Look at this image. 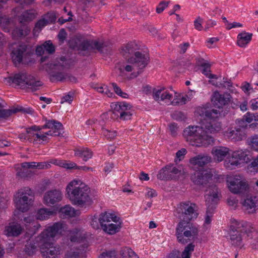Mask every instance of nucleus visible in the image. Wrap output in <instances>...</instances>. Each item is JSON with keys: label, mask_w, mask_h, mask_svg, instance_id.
<instances>
[{"label": "nucleus", "mask_w": 258, "mask_h": 258, "mask_svg": "<svg viewBox=\"0 0 258 258\" xmlns=\"http://www.w3.org/2000/svg\"><path fill=\"white\" fill-rule=\"evenodd\" d=\"M68 227H47L38 237L39 246L41 252L44 258H56L60 254L59 248L52 246L55 238L60 235L66 236L71 241L80 244L81 248L77 251H70L66 254V258H83V252L89 246L90 236L86 233L74 228L72 230H66Z\"/></svg>", "instance_id": "1"}, {"label": "nucleus", "mask_w": 258, "mask_h": 258, "mask_svg": "<svg viewBox=\"0 0 258 258\" xmlns=\"http://www.w3.org/2000/svg\"><path fill=\"white\" fill-rule=\"evenodd\" d=\"M196 112L210 121L202 123L200 125H189L183 130V136L192 146L207 147L214 143L212 135L221 129V123L218 121L220 112L212 108L210 104L198 107Z\"/></svg>", "instance_id": "2"}, {"label": "nucleus", "mask_w": 258, "mask_h": 258, "mask_svg": "<svg viewBox=\"0 0 258 258\" xmlns=\"http://www.w3.org/2000/svg\"><path fill=\"white\" fill-rule=\"evenodd\" d=\"M90 191L89 187L79 179L71 181L66 187L68 198L72 204L80 207L91 204Z\"/></svg>", "instance_id": "3"}, {"label": "nucleus", "mask_w": 258, "mask_h": 258, "mask_svg": "<svg viewBox=\"0 0 258 258\" xmlns=\"http://www.w3.org/2000/svg\"><path fill=\"white\" fill-rule=\"evenodd\" d=\"M197 206L189 201L182 202L177 205L175 215L179 220L177 226H189L198 216Z\"/></svg>", "instance_id": "4"}, {"label": "nucleus", "mask_w": 258, "mask_h": 258, "mask_svg": "<svg viewBox=\"0 0 258 258\" xmlns=\"http://www.w3.org/2000/svg\"><path fill=\"white\" fill-rule=\"evenodd\" d=\"M149 61V57L147 54H143L140 52H136L135 56L130 57L126 62H123L118 67V70L120 76H124L125 73H131L137 69L138 75L144 69Z\"/></svg>", "instance_id": "5"}, {"label": "nucleus", "mask_w": 258, "mask_h": 258, "mask_svg": "<svg viewBox=\"0 0 258 258\" xmlns=\"http://www.w3.org/2000/svg\"><path fill=\"white\" fill-rule=\"evenodd\" d=\"M8 83H13L22 89H29L35 91L42 85L41 82L36 81L34 77L26 73H20L14 76L5 78Z\"/></svg>", "instance_id": "6"}, {"label": "nucleus", "mask_w": 258, "mask_h": 258, "mask_svg": "<svg viewBox=\"0 0 258 258\" xmlns=\"http://www.w3.org/2000/svg\"><path fill=\"white\" fill-rule=\"evenodd\" d=\"M218 194V188L215 184L210 185L206 190V194L205 197L207 210L205 219V224L209 225L211 223L213 211L219 201Z\"/></svg>", "instance_id": "7"}, {"label": "nucleus", "mask_w": 258, "mask_h": 258, "mask_svg": "<svg viewBox=\"0 0 258 258\" xmlns=\"http://www.w3.org/2000/svg\"><path fill=\"white\" fill-rule=\"evenodd\" d=\"M60 60L62 62H58L56 63L50 64V70L48 72L49 79L51 82L55 81L62 82L67 81L68 73L62 71L66 67V61L67 59L65 56H61Z\"/></svg>", "instance_id": "8"}, {"label": "nucleus", "mask_w": 258, "mask_h": 258, "mask_svg": "<svg viewBox=\"0 0 258 258\" xmlns=\"http://www.w3.org/2000/svg\"><path fill=\"white\" fill-rule=\"evenodd\" d=\"M32 194L31 190L28 188L19 190L14 200L17 209L22 212L27 211L33 203L32 199L29 197H32Z\"/></svg>", "instance_id": "9"}, {"label": "nucleus", "mask_w": 258, "mask_h": 258, "mask_svg": "<svg viewBox=\"0 0 258 258\" xmlns=\"http://www.w3.org/2000/svg\"><path fill=\"white\" fill-rule=\"evenodd\" d=\"M249 153V151L247 150H238L234 151L228 161H225V166L232 169L240 165L241 162L247 163L250 160Z\"/></svg>", "instance_id": "10"}, {"label": "nucleus", "mask_w": 258, "mask_h": 258, "mask_svg": "<svg viewBox=\"0 0 258 258\" xmlns=\"http://www.w3.org/2000/svg\"><path fill=\"white\" fill-rule=\"evenodd\" d=\"M230 191L234 194H242L247 191L248 184L246 179L240 175L230 177L227 180Z\"/></svg>", "instance_id": "11"}, {"label": "nucleus", "mask_w": 258, "mask_h": 258, "mask_svg": "<svg viewBox=\"0 0 258 258\" xmlns=\"http://www.w3.org/2000/svg\"><path fill=\"white\" fill-rule=\"evenodd\" d=\"M111 107L116 112L120 120L126 121L132 119L134 111L130 104L125 102H117L112 103Z\"/></svg>", "instance_id": "12"}, {"label": "nucleus", "mask_w": 258, "mask_h": 258, "mask_svg": "<svg viewBox=\"0 0 258 258\" xmlns=\"http://www.w3.org/2000/svg\"><path fill=\"white\" fill-rule=\"evenodd\" d=\"M198 232L197 227H177L176 236L178 242L185 244L195 238Z\"/></svg>", "instance_id": "13"}, {"label": "nucleus", "mask_w": 258, "mask_h": 258, "mask_svg": "<svg viewBox=\"0 0 258 258\" xmlns=\"http://www.w3.org/2000/svg\"><path fill=\"white\" fill-rule=\"evenodd\" d=\"M100 226H120L122 224L121 218L114 213H102L99 217Z\"/></svg>", "instance_id": "14"}, {"label": "nucleus", "mask_w": 258, "mask_h": 258, "mask_svg": "<svg viewBox=\"0 0 258 258\" xmlns=\"http://www.w3.org/2000/svg\"><path fill=\"white\" fill-rule=\"evenodd\" d=\"M42 129L48 128L49 130L46 134L50 136H59L62 135L63 130L62 124L54 119L46 120L45 124L41 126Z\"/></svg>", "instance_id": "15"}, {"label": "nucleus", "mask_w": 258, "mask_h": 258, "mask_svg": "<svg viewBox=\"0 0 258 258\" xmlns=\"http://www.w3.org/2000/svg\"><path fill=\"white\" fill-rule=\"evenodd\" d=\"M180 171L176 167L168 165L162 168L157 174V178L160 180H171L176 179Z\"/></svg>", "instance_id": "16"}, {"label": "nucleus", "mask_w": 258, "mask_h": 258, "mask_svg": "<svg viewBox=\"0 0 258 258\" xmlns=\"http://www.w3.org/2000/svg\"><path fill=\"white\" fill-rule=\"evenodd\" d=\"M62 197V193L60 190L51 189L48 190L44 194L43 202L47 206L53 205L60 202Z\"/></svg>", "instance_id": "17"}, {"label": "nucleus", "mask_w": 258, "mask_h": 258, "mask_svg": "<svg viewBox=\"0 0 258 258\" xmlns=\"http://www.w3.org/2000/svg\"><path fill=\"white\" fill-rule=\"evenodd\" d=\"M213 174L206 170H201L196 172L192 177L193 182L198 185H204L211 179Z\"/></svg>", "instance_id": "18"}, {"label": "nucleus", "mask_w": 258, "mask_h": 258, "mask_svg": "<svg viewBox=\"0 0 258 258\" xmlns=\"http://www.w3.org/2000/svg\"><path fill=\"white\" fill-rule=\"evenodd\" d=\"M229 229L228 237H229L230 242L232 245L239 246L242 242V232L241 227H228Z\"/></svg>", "instance_id": "19"}, {"label": "nucleus", "mask_w": 258, "mask_h": 258, "mask_svg": "<svg viewBox=\"0 0 258 258\" xmlns=\"http://www.w3.org/2000/svg\"><path fill=\"white\" fill-rule=\"evenodd\" d=\"M229 95L221 94L218 91L214 92L211 100L215 107L223 108L229 101Z\"/></svg>", "instance_id": "20"}, {"label": "nucleus", "mask_w": 258, "mask_h": 258, "mask_svg": "<svg viewBox=\"0 0 258 258\" xmlns=\"http://www.w3.org/2000/svg\"><path fill=\"white\" fill-rule=\"evenodd\" d=\"M27 46L25 44H20L17 48H14L11 53L12 59L15 65L22 62L23 57L26 51Z\"/></svg>", "instance_id": "21"}, {"label": "nucleus", "mask_w": 258, "mask_h": 258, "mask_svg": "<svg viewBox=\"0 0 258 258\" xmlns=\"http://www.w3.org/2000/svg\"><path fill=\"white\" fill-rule=\"evenodd\" d=\"M229 152V148L223 146L215 147L212 151L214 159L217 162L223 161Z\"/></svg>", "instance_id": "22"}, {"label": "nucleus", "mask_w": 258, "mask_h": 258, "mask_svg": "<svg viewBox=\"0 0 258 258\" xmlns=\"http://www.w3.org/2000/svg\"><path fill=\"white\" fill-rule=\"evenodd\" d=\"M69 44L70 47L72 49L81 51L88 50L91 46L88 40L81 41L78 39H72L70 40Z\"/></svg>", "instance_id": "23"}, {"label": "nucleus", "mask_w": 258, "mask_h": 258, "mask_svg": "<svg viewBox=\"0 0 258 258\" xmlns=\"http://www.w3.org/2000/svg\"><path fill=\"white\" fill-rule=\"evenodd\" d=\"M75 155L80 157L84 161H88L93 156V152L86 147H79L75 150Z\"/></svg>", "instance_id": "24"}, {"label": "nucleus", "mask_w": 258, "mask_h": 258, "mask_svg": "<svg viewBox=\"0 0 258 258\" xmlns=\"http://www.w3.org/2000/svg\"><path fill=\"white\" fill-rule=\"evenodd\" d=\"M153 98L157 101L171 100L172 95L170 94L165 88L154 90L153 91Z\"/></svg>", "instance_id": "25"}, {"label": "nucleus", "mask_w": 258, "mask_h": 258, "mask_svg": "<svg viewBox=\"0 0 258 258\" xmlns=\"http://www.w3.org/2000/svg\"><path fill=\"white\" fill-rule=\"evenodd\" d=\"M242 204L247 212L253 213L258 206V201L256 197H250L246 198Z\"/></svg>", "instance_id": "26"}, {"label": "nucleus", "mask_w": 258, "mask_h": 258, "mask_svg": "<svg viewBox=\"0 0 258 258\" xmlns=\"http://www.w3.org/2000/svg\"><path fill=\"white\" fill-rule=\"evenodd\" d=\"M226 136L231 141L236 142L242 140L245 134L241 128H238L227 132Z\"/></svg>", "instance_id": "27"}, {"label": "nucleus", "mask_w": 258, "mask_h": 258, "mask_svg": "<svg viewBox=\"0 0 258 258\" xmlns=\"http://www.w3.org/2000/svg\"><path fill=\"white\" fill-rule=\"evenodd\" d=\"M211 158L208 155H199L190 159V163L194 165L203 167L210 162Z\"/></svg>", "instance_id": "28"}, {"label": "nucleus", "mask_w": 258, "mask_h": 258, "mask_svg": "<svg viewBox=\"0 0 258 258\" xmlns=\"http://www.w3.org/2000/svg\"><path fill=\"white\" fill-rule=\"evenodd\" d=\"M55 212L49 209L43 208L38 210L36 217L38 220L41 221L48 219L50 217L54 215Z\"/></svg>", "instance_id": "29"}, {"label": "nucleus", "mask_w": 258, "mask_h": 258, "mask_svg": "<svg viewBox=\"0 0 258 258\" xmlns=\"http://www.w3.org/2000/svg\"><path fill=\"white\" fill-rule=\"evenodd\" d=\"M252 34L245 32L239 34L237 36V43L241 47H245L251 40Z\"/></svg>", "instance_id": "30"}, {"label": "nucleus", "mask_w": 258, "mask_h": 258, "mask_svg": "<svg viewBox=\"0 0 258 258\" xmlns=\"http://www.w3.org/2000/svg\"><path fill=\"white\" fill-rule=\"evenodd\" d=\"M30 32V29L27 25L22 24L20 27H16L12 32L15 38H20L26 36Z\"/></svg>", "instance_id": "31"}, {"label": "nucleus", "mask_w": 258, "mask_h": 258, "mask_svg": "<svg viewBox=\"0 0 258 258\" xmlns=\"http://www.w3.org/2000/svg\"><path fill=\"white\" fill-rule=\"evenodd\" d=\"M42 130L41 126L33 125L26 129V134L28 136V140L31 141H36L38 133H35Z\"/></svg>", "instance_id": "32"}, {"label": "nucleus", "mask_w": 258, "mask_h": 258, "mask_svg": "<svg viewBox=\"0 0 258 258\" xmlns=\"http://www.w3.org/2000/svg\"><path fill=\"white\" fill-rule=\"evenodd\" d=\"M138 49V46L135 42H131L128 43L122 49V53L123 56L127 57L126 55L127 53L132 54L134 53V54L137 52L136 50Z\"/></svg>", "instance_id": "33"}, {"label": "nucleus", "mask_w": 258, "mask_h": 258, "mask_svg": "<svg viewBox=\"0 0 258 258\" xmlns=\"http://www.w3.org/2000/svg\"><path fill=\"white\" fill-rule=\"evenodd\" d=\"M35 18V13L33 10H27L22 13L19 17L20 23L23 24L29 22Z\"/></svg>", "instance_id": "34"}, {"label": "nucleus", "mask_w": 258, "mask_h": 258, "mask_svg": "<svg viewBox=\"0 0 258 258\" xmlns=\"http://www.w3.org/2000/svg\"><path fill=\"white\" fill-rule=\"evenodd\" d=\"M22 227H6L4 234L8 237L18 236L22 231Z\"/></svg>", "instance_id": "35"}, {"label": "nucleus", "mask_w": 258, "mask_h": 258, "mask_svg": "<svg viewBox=\"0 0 258 258\" xmlns=\"http://www.w3.org/2000/svg\"><path fill=\"white\" fill-rule=\"evenodd\" d=\"M59 212L66 217H73L76 215L77 211L72 206L66 205L60 209Z\"/></svg>", "instance_id": "36"}, {"label": "nucleus", "mask_w": 258, "mask_h": 258, "mask_svg": "<svg viewBox=\"0 0 258 258\" xmlns=\"http://www.w3.org/2000/svg\"><path fill=\"white\" fill-rule=\"evenodd\" d=\"M122 258H139L136 253L129 247H124L120 250Z\"/></svg>", "instance_id": "37"}, {"label": "nucleus", "mask_w": 258, "mask_h": 258, "mask_svg": "<svg viewBox=\"0 0 258 258\" xmlns=\"http://www.w3.org/2000/svg\"><path fill=\"white\" fill-rule=\"evenodd\" d=\"M48 24V22L45 20V18H42L38 20L35 24V27L33 29L34 35L38 34L45 26Z\"/></svg>", "instance_id": "38"}, {"label": "nucleus", "mask_w": 258, "mask_h": 258, "mask_svg": "<svg viewBox=\"0 0 258 258\" xmlns=\"http://www.w3.org/2000/svg\"><path fill=\"white\" fill-rule=\"evenodd\" d=\"M2 105L0 103V118L7 119L12 114L17 112L19 110L17 108L14 109H2Z\"/></svg>", "instance_id": "39"}, {"label": "nucleus", "mask_w": 258, "mask_h": 258, "mask_svg": "<svg viewBox=\"0 0 258 258\" xmlns=\"http://www.w3.org/2000/svg\"><path fill=\"white\" fill-rule=\"evenodd\" d=\"M247 171L248 172L253 173L258 172V156L247 165Z\"/></svg>", "instance_id": "40"}, {"label": "nucleus", "mask_w": 258, "mask_h": 258, "mask_svg": "<svg viewBox=\"0 0 258 258\" xmlns=\"http://www.w3.org/2000/svg\"><path fill=\"white\" fill-rule=\"evenodd\" d=\"M195 245L192 243L188 244L184 248L181 254L182 258H190L191 253L194 251Z\"/></svg>", "instance_id": "41"}, {"label": "nucleus", "mask_w": 258, "mask_h": 258, "mask_svg": "<svg viewBox=\"0 0 258 258\" xmlns=\"http://www.w3.org/2000/svg\"><path fill=\"white\" fill-rule=\"evenodd\" d=\"M187 101V96L186 95L183 96L181 98L179 96H175L171 103L173 105H181L185 104Z\"/></svg>", "instance_id": "42"}, {"label": "nucleus", "mask_w": 258, "mask_h": 258, "mask_svg": "<svg viewBox=\"0 0 258 258\" xmlns=\"http://www.w3.org/2000/svg\"><path fill=\"white\" fill-rule=\"evenodd\" d=\"M102 134L107 139H113L117 135L116 132L115 131H110L104 128L102 129Z\"/></svg>", "instance_id": "43"}, {"label": "nucleus", "mask_w": 258, "mask_h": 258, "mask_svg": "<svg viewBox=\"0 0 258 258\" xmlns=\"http://www.w3.org/2000/svg\"><path fill=\"white\" fill-rule=\"evenodd\" d=\"M111 85L113 88L114 91L117 95L123 98H127L128 97V94L123 92L120 89V88L119 86H118L116 83H111Z\"/></svg>", "instance_id": "44"}, {"label": "nucleus", "mask_w": 258, "mask_h": 258, "mask_svg": "<svg viewBox=\"0 0 258 258\" xmlns=\"http://www.w3.org/2000/svg\"><path fill=\"white\" fill-rule=\"evenodd\" d=\"M43 47L46 51L49 54H52L55 51V47L52 43L50 41H47L43 44Z\"/></svg>", "instance_id": "45"}, {"label": "nucleus", "mask_w": 258, "mask_h": 258, "mask_svg": "<svg viewBox=\"0 0 258 258\" xmlns=\"http://www.w3.org/2000/svg\"><path fill=\"white\" fill-rule=\"evenodd\" d=\"M121 227H101L104 232L112 235L116 233L120 230Z\"/></svg>", "instance_id": "46"}, {"label": "nucleus", "mask_w": 258, "mask_h": 258, "mask_svg": "<svg viewBox=\"0 0 258 258\" xmlns=\"http://www.w3.org/2000/svg\"><path fill=\"white\" fill-rule=\"evenodd\" d=\"M74 99V93L72 92H69L68 94L63 96L60 101V103H63L64 102H68L71 103Z\"/></svg>", "instance_id": "47"}, {"label": "nucleus", "mask_w": 258, "mask_h": 258, "mask_svg": "<svg viewBox=\"0 0 258 258\" xmlns=\"http://www.w3.org/2000/svg\"><path fill=\"white\" fill-rule=\"evenodd\" d=\"M43 18H45V20L48 22V24L54 23L56 19L55 14L53 12L47 13Z\"/></svg>", "instance_id": "48"}, {"label": "nucleus", "mask_w": 258, "mask_h": 258, "mask_svg": "<svg viewBox=\"0 0 258 258\" xmlns=\"http://www.w3.org/2000/svg\"><path fill=\"white\" fill-rule=\"evenodd\" d=\"M168 2L165 1L161 2L156 8V12L158 14L161 13L168 7Z\"/></svg>", "instance_id": "49"}, {"label": "nucleus", "mask_w": 258, "mask_h": 258, "mask_svg": "<svg viewBox=\"0 0 258 258\" xmlns=\"http://www.w3.org/2000/svg\"><path fill=\"white\" fill-rule=\"evenodd\" d=\"M211 64L209 62L208 63H202L201 67L202 69V73L204 74L207 77L210 74V68Z\"/></svg>", "instance_id": "50"}, {"label": "nucleus", "mask_w": 258, "mask_h": 258, "mask_svg": "<svg viewBox=\"0 0 258 258\" xmlns=\"http://www.w3.org/2000/svg\"><path fill=\"white\" fill-rule=\"evenodd\" d=\"M169 130L172 136H176L178 130L177 124L176 123H171L169 125Z\"/></svg>", "instance_id": "51"}, {"label": "nucleus", "mask_w": 258, "mask_h": 258, "mask_svg": "<svg viewBox=\"0 0 258 258\" xmlns=\"http://www.w3.org/2000/svg\"><path fill=\"white\" fill-rule=\"evenodd\" d=\"M203 19L199 17L194 21L195 28L198 31H201L203 29L202 23Z\"/></svg>", "instance_id": "52"}, {"label": "nucleus", "mask_w": 258, "mask_h": 258, "mask_svg": "<svg viewBox=\"0 0 258 258\" xmlns=\"http://www.w3.org/2000/svg\"><path fill=\"white\" fill-rule=\"evenodd\" d=\"M186 153V150L184 148H182L181 150H178L176 153V159H175V162L178 161H180L183 158V156Z\"/></svg>", "instance_id": "53"}, {"label": "nucleus", "mask_w": 258, "mask_h": 258, "mask_svg": "<svg viewBox=\"0 0 258 258\" xmlns=\"http://www.w3.org/2000/svg\"><path fill=\"white\" fill-rule=\"evenodd\" d=\"M99 258H116L114 251H109L103 252Z\"/></svg>", "instance_id": "54"}, {"label": "nucleus", "mask_w": 258, "mask_h": 258, "mask_svg": "<svg viewBox=\"0 0 258 258\" xmlns=\"http://www.w3.org/2000/svg\"><path fill=\"white\" fill-rule=\"evenodd\" d=\"M36 246L34 244H27L26 245L25 251L29 254H32L35 251Z\"/></svg>", "instance_id": "55"}, {"label": "nucleus", "mask_w": 258, "mask_h": 258, "mask_svg": "<svg viewBox=\"0 0 258 258\" xmlns=\"http://www.w3.org/2000/svg\"><path fill=\"white\" fill-rule=\"evenodd\" d=\"M172 117L174 119L179 120H183L185 118L184 114L180 111L175 112L173 114Z\"/></svg>", "instance_id": "56"}, {"label": "nucleus", "mask_w": 258, "mask_h": 258, "mask_svg": "<svg viewBox=\"0 0 258 258\" xmlns=\"http://www.w3.org/2000/svg\"><path fill=\"white\" fill-rule=\"evenodd\" d=\"M63 164L62 167L67 169H77L78 167L77 164L73 162H67L66 161H63Z\"/></svg>", "instance_id": "57"}, {"label": "nucleus", "mask_w": 258, "mask_h": 258, "mask_svg": "<svg viewBox=\"0 0 258 258\" xmlns=\"http://www.w3.org/2000/svg\"><path fill=\"white\" fill-rule=\"evenodd\" d=\"M10 22V19L0 13V25H7Z\"/></svg>", "instance_id": "58"}, {"label": "nucleus", "mask_w": 258, "mask_h": 258, "mask_svg": "<svg viewBox=\"0 0 258 258\" xmlns=\"http://www.w3.org/2000/svg\"><path fill=\"white\" fill-rule=\"evenodd\" d=\"M68 15L70 16L68 19H64L63 17H60L58 19V22L60 24L62 25L67 22L71 21L72 20V17L73 16V15L71 12H69L68 13Z\"/></svg>", "instance_id": "59"}, {"label": "nucleus", "mask_w": 258, "mask_h": 258, "mask_svg": "<svg viewBox=\"0 0 258 258\" xmlns=\"http://www.w3.org/2000/svg\"><path fill=\"white\" fill-rule=\"evenodd\" d=\"M250 106L251 109L254 110L258 109V99H253L249 102Z\"/></svg>", "instance_id": "60"}, {"label": "nucleus", "mask_w": 258, "mask_h": 258, "mask_svg": "<svg viewBox=\"0 0 258 258\" xmlns=\"http://www.w3.org/2000/svg\"><path fill=\"white\" fill-rule=\"evenodd\" d=\"M254 114L247 112L243 117V119L248 123H250L253 120Z\"/></svg>", "instance_id": "61"}, {"label": "nucleus", "mask_w": 258, "mask_h": 258, "mask_svg": "<svg viewBox=\"0 0 258 258\" xmlns=\"http://www.w3.org/2000/svg\"><path fill=\"white\" fill-rule=\"evenodd\" d=\"M91 226H98L99 222V218L96 215H94L90 217Z\"/></svg>", "instance_id": "62"}, {"label": "nucleus", "mask_w": 258, "mask_h": 258, "mask_svg": "<svg viewBox=\"0 0 258 258\" xmlns=\"http://www.w3.org/2000/svg\"><path fill=\"white\" fill-rule=\"evenodd\" d=\"M66 35L67 33L63 29H61L58 34V38L59 41L63 42L64 39H66Z\"/></svg>", "instance_id": "63"}, {"label": "nucleus", "mask_w": 258, "mask_h": 258, "mask_svg": "<svg viewBox=\"0 0 258 258\" xmlns=\"http://www.w3.org/2000/svg\"><path fill=\"white\" fill-rule=\"evenodd\" d=\"M252 147L256 150L258 151V137H255L251 140Z\"/></svg>", "instance_id": "64"}]
</instances>
